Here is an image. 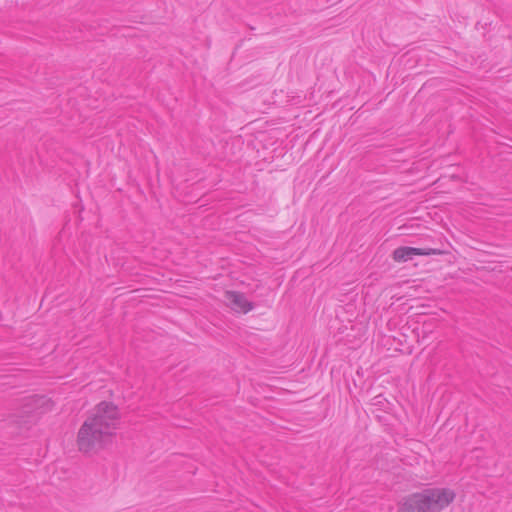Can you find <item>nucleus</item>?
<instances>
[{
    "mask_svg": "<svg viewBox=\"0 0 512 512\" xmlns=\"http://www.w3.org/2000/svg\"><path fill=\"white\" fill-rule=\"evenodd\" d=\"M120 412L112 402L97 404L77 433L78 450L87 455L96 454L111 444L119 427Z\"/></svg>",
    "mask_w": 512,
    "mask_h": 512,
    "instance_id": "f257e3e1",
    "label": "nucleus"
},
{
    "mask_svg": "<svg viewBox=\"0 0 512 512\" xmlns=\"http://www.w3.org/2000/svg\"><path fill=\"white\" fill-rule=\"evenodd\" d=\"M455 499V493L447 488H428L406 497L399 512H440Z\"/></svg>",
    "mask_w": 512,
    "mask_h": 512,
    "instance_id": "f03ea898",
    "label": "nucleus"
},
{
    "mask_svg": "<svg viewBox=\"0 0 512 512\" xmlns=\"http://www.w3.org/2000/svg\"><path fill=\"white\" fill-rule=\"evenodd\" d=\"M441 254V251L433 248H415L401 246L393 251L392 258L395 262H407L414 256H429Z\"/></svg>",
    "mask_w": 512,
    "mask_h": 512,
    "instance_id": "7ed1b4c3",
    "label": "nucleus"
},
{
    "mask_svg": "<svg viewBox=\"0 0 512 512\" xmlns=\"http://www.w3.org/2000/svg\"><path fill=\"white\" fill-rule=\"evenodd\" d=\"M225 298L231 308L237 312L247 313L254 308L253 304L247 300L243 293L227 291Z\"/></svg>",
    "mask_w": 512,
    "mask_h": 512,
    "instance_id": "20e7f679",
    "label": "nucleus"
}]
</instances>
